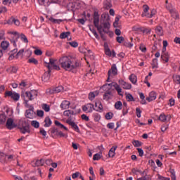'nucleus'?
Wrapping results in <instances>:
<instances>
[{"mask_svg":"<svg viewBox=\"0 0 180 180\" xmlns=\"http://www.w3.org/2000/svg\"><path fill=\"white\" fill-rule=\"evenodd\" d=\"M143 33L146 34H151V29L150 28H142Z\"/></svg>","mask_w":180,"mask_h":180,"instance_id":"4d7b16f0","label":"nucleus"},{"mask_svg":"<svg viewBox=\"0 0 180 180\" xmlns=\"http://www.w3.org/2000/svg\"><path fill=\"white\" fill-rule=\"evenodd\" d=\"M70 105H71V103L69 101L65 100L60 103V108L63 110H65L70 108Z\"/></svg>","mask_w":180,"mask_h":180,"instance_id":"a211bd4d","label":"nucleus"},{"mask_svg":"<svg viewBox=\"0 0 180 180\" xmlns=\"http://www.w3.org/2000/svg\"><path fill=\"white\" fill-rule=\"evenodd\" d=\"M42 109H44L45 112H50V106L47 104H43Z\"/></svg>","mask_w":180,"mask_h":180,"instance_id":"052dcab7","label":"nucleus"},{"mask_svg":"<svg viewBox=\"0 0 180 180\" xmlns=\"http://www.w3.org/2000/svg\"><path fill=\"white\" fill-rule=\"evenodd\" d=\"M6 157H8V155L5 154L4 152L0 151V162L1 164H6L8 162Z\"/></svg>","mask_w":180,"mask_h":180,"instance_id":"412c9836","label":"nucleus"},{"mask_svg":"<svg viewBox=\"0 0 180 180\" xmlns=\"http://www.w3.org/2000/svg\"><path fill=\"white\" fill-rule=\"evenodd\" d=\"M59 64L65 71H72L79 67V62L71 56H62L59 59Z\"/></svg>","mask_w":180,"mask_h":180,"instance_id":"f257e3e1","label":"nucleus"},{"mask_svg":"<svg viewBox=\"0 0 180 180\" xmlns=\"http://www.w3.org/2000/svg\"><path fill=\"white\" fill-rule=\"evenodd\" d=\"M5 96H9L13 101H18L20 98V95L15 91H7L5 92Z\"/></svg>","mask_w":180,"mask_h":180,"instance_id":"6e6552de","label":"nucleus"},{"mask_svg":"<svg viewBox=\"0 0 180 180\" xmlns=\"http://www.w3.org/2000/svg\"><path fill=\"white\" fill-rule=\"evenodd\" d=\"M28 63H31V64H34L35 65H37L39 64V61H37V60H36V58H31L28 60Z\"/></svg>","mask_w":180,"mask_h":180,"instance_id":"49530a36","label":"nucleus"},{"mask_svg":"<svg viewBox=\"0 0 180 180\" xmlns=\"http://www.w3.org/2000/svg\"><path fill=\"white\" fill-rule=\"evenodd\" d=\"M49 20L51 22H52V23H56L58 25H60V23H61V22H63L64 20H62V19H56V18H49Z\"/></svg>","mask_w":180,"mask_h":180,"instance_id":"ea45409f","label":"nucleus"},{"mask_svg":"<svg viewBox=\"0 0 180 180\" xmlns=\"http://www.w3.org/2000/svg\"><path fill=\"white\" fill-rule=\"evenodd\" d=\"M94 25L102 37V25H99V13L96 11L94 13Z\"/></svg>","mask_w":180,"mask_h":180,"instance_id":"39448f33","label":"nucleus"},{"mask_svg":"<svg viewBox=\"0 0 180 180\" xmlns=\"http://www.w3.org/2000/svg\"><path fill=\"white\" fill-rule=\"evenodd\" d=\"M44 127H50V126H51L53 122H51V120L50 119V117H46L44 120Z\"/></svg>","mask_w":180,"mask_h":180,"instance_id":"c756f323","label":"nucleus"},{"mask_svg":"<svg viewBox=\"0 0 180 180\" xmlns=\"http://www.w3.org/2000/svg\"><path fill=\"white\" fill-rule=\"evenodd\" d=\"M148 11H150V7H148L147 5L143 6V12L142 13V16H146V18H153V16L157 13V11L155 9H152L150 11V13H148Z\"/></svg>","mask_w":180,"mask_h":180,"instance_id":"423d86ee","label":"nucleus"},{"mask_svg":"<svg viewBox=\"0 0 180 180\" xmlns=\"http://www.w3.org/2000/svg\"><path fill=\"white\" fill-rule=\"evenodd\" d=\"M170 174L172 180H176V176L175 175V170L174 169H170Z\"/></svg>","mask_w":180,"mask_h":180,"instance_id":"8fccbe9b","label":"nucleus"},{"mask_svg":"<svg viewBox=\"0 0 180 180\" xmlns=\"http://www.w3.org/2000/svg\"><path fill=\"white\" fill-rule=\"evenodd\" d=\"M155 99H157V93L155 91H150L148 97L146 98L148 102H153V101H155Z\"/></svg>","mask_w":180,"mask_h":180,"instance_id":"f3484780","label":"nucleus"},{"mask_svg":"<svg viewBox=\"0 0 180 180\" xmlns=\"http://www.w3.org/2000/svg\"><path fill=\"white\" fill-rule=\"evenodd\" d=\"M44 162H46V160H44V159L37 160L35 162V165H37V167H41L44 165Z\"/></svg>","mask_w":180,"mask_h":180,"instance_id":"58836bf2","label":"nucleus"},{"mask_svg":"<svg viewBox=\"0 0 180 180\" xmlns=\"http://www.w3.org/2000/svg\"><path fill=\"white\" fill-rule=\"evenodd\" d=\"M117 75V68H116V65H112V66L111 67V70H110L108 72V79H107V82H109V79H110V77H112V75Z\"/></svg>","mask_w":180,"mask_h":180,"instance_id":"2eb2a0df","label":"nucleus"},{"mask_svg":"<svg viewBox=\"0 0 180 180\" xmlns=\"http://www.w3.org/2000/svg\"><path fill=\"white\" fill-rule=\"evenodd\" d=\"M22 98L24 99L25 105H29L27 102L29 101H33V98L32 97V95L30 94V91H26L25 93L22 94Z\"/></svg>","mask_w":180,"mask_h":180,"instance_id":"9b49d317","label":"nucleus"},{"mask_svg":"<svg viewBox=\"0 0 180 180\" xmlns=\"http://www.w3.org/2000/svg\"><path fill=\"white\" fill-rule=\"evenodd\" d=\"M63 89H64V87H63V86H59L58 87H56L53 89V91L55 92V94H58V93L61 92Z\"/></svg>","mask_w":180,"mask_h":180,"instance_id":"c03bdc74","label":"nucleus"},{"mask_svg":"<svg viewBox=\"0 0 180 180\" xmlns=\"http://www.w3.org/2000/svg\"><path fill=\"white\" fill-rule=\"evenodd\" d=\"M6 122V115L4 113L0 114V124H4Z\"/></svg>","mask_w":180,"mask_h":180,"instance_id":"4c0bfd02","label":"nucleus"},{"mask_svg":"<svg viewBox=\"0 0 180 180\" xmlns=\"http://www.w3.org/2000/svg\"><path fill=\"white\" fill-rule=\"evenodd\" d=\"M132 30H134V32H143V27L139 26H134L132 27Z\"/></svg>","mask_w":180,"mask_h":180,"instance_id":"5fc2aeb1","label":"nucleus"},{"mask_svg":"<svg viewBox=\"0 0 180 180\" xmlns=\"http://www.w3.org/2000/svg\"><path fill=\"white\" fill-rule=\"evenodd\" d=\"M133 146L135 147H141V142L137 140H135L132 142Z\"/></svg>","mask_w":180,"mask_h":180,"instance_id":"603ef678","label":"nucleus"},{"mask_svg":"<svg viewBox=\"0 0 180 180\" xmlns=\"http://www.w3.org/2000/svg\"><path fill=\"white\" fill-rule=\"evenodd\" d=\"M136 116H137V117H139V118L141 117V110H140L139 108H136Z\"/></svg>","mask_w":180,"mask_h":180,"instance_id":"338daca9","label":"nucleus"},{"mask_svg":"<svg viewBox=\"0 0 180 180\" xmlns=\"http://www.w3.org/2000/svg\"><path fill=\"white\" fill-rule=\"evenodd\" d=\"M38 2L39 5L44 6H49L51 2L50 0H38Z\"/></svg>","mask_w":180,"mask_h":180,"instance_id":"cd10ccee","label":"nucleus"},{"mask_svg":"<svg viewBox=\"0 0 180 180\" xmlns=\"http://www.w3.org/2000/svg\"><path fill=\"white\" fill-rule=\"evenodd\" d=\"M122 106H123V103H122V101H117L115 103V109H117V110H122Z\"/></svg>","mask_w":180,"mask_h":180,"instance_id":"f704fd0d","label":"nucleus"},{"mask_svg":"<svg viewBox=\"0 0 180 180\" xmlns=\"http://www.w3.org/2000/svg\"><path fill=\"white\" fill-rule=\"evenodd\" d=\"M51 136L53 139H57V137H58V130H57L56 128L51 129Z\"/></svg>","mask_w":180,"mask_h":180,"instance_id":"bb28decb","label":"nucleus"},{"mask_svg":"<svg viewBox=\"0 0 180 180\" xmlns=\"http://www.w3.org/2000/svg\"><path fill=\"white\" fill-rule=\"evenodd\" d=\"M94 117L95 122H99L101 120V115L98 113H94Z\"/></svg>","mask_w":180,"mask_h":180,"instance_id":"13d9d810","label":"nucleus"},{"mask_svg":"<svg viewBox=\"0 0 180 180\" xmlns=\"http://www.w3.org/2000/svg\"><path fill=\"white\" fill-rule=\"evenodd\" d=\"M55 124H56V126H57L60 129H64V130H66V131L68 130V128H67V127L64 126V124H61L58 121H55Z\"/></svg>","mask_w":180,"mask_h":180,"instance_id":"c9c22d12","label":"nucleus"},{"mask_svg":"<svg viewBox=\"0 0 180 180\" xmlns=\"http://www.w3.org/2000/svg\"><path fill=\"white\" fill-rule=\"evenodd\" d=\"M112 86L115 88L120 96H123V90L122 89V87H120V85L117 83L106 84L103 86V89L106 91L103 96V99L104 101H109L110 99H112V96H113V94L111 91Z\"/></svg>","mask_w":180,"mask_h":180,"instance_id":"f03ea898","label":"nucleus"},{"mask_svg":"<svg viewBox=\"0 0 180 180\" xmlns=\"http://www.w3.org/2000/svg\"><path fill=\"white\" fill-rule=\"evenodd\" d=\"M113 117V113L112 112H107L105 114V119L107 120H110V119H112Z\"/></svg>","mask_w":180,"mask_h":180,"instance_id":"6e6d98bb","label":"nucleus"},{"mask_svg":"<svg viewBox=\"0 0 180 180\" xmlns=\"http://www.w3.org/2000/svg\"><path fill=\"white\" fill-rule=\"evenodd\" d=\"M105 54L108 57H116V53L113 50L111 51L108 47L105 48Z\"/></svg>","mask_w":180,"mask_h":180,"instance_id":"aec40b11","label":"nucleus"},{"mask_svg":"<svg viewBox=\"0 0 180 180\" xmlns=\"http://www.w3.org/2000/svg\"><path fill=\"white\" fill-rule=\"evenodd\" d=\"M31 125L32 127H34L35 129H39L40 124L37 121H32Z\"/></svg>","mask_w":180,"mask_h":180,"instance_id":"09e8293b","label":"nucleus"},{"mask_svg":"<svg viewBox=\"0 0 180 180\" xmlns=\"http://www.w3.org/2000/svg\"><path fill=\"white\" fill-rule=\"evenodd\" d=\"M126 99L128 102H134V98L131 94H127L126 95Z\"/></svg>","mask_w":180,"mask_h":180,"instance_id":"37998d69","label":"nucleus"},{"mask_svg":"<svg viewBox=\"0 0 180 180\" xmlns=\"http://www.w3.org/2000/svg\"><path fill=\"white\" fill-rule=\"evenodd\" d=\"M171 118V115H165V113L162 112L159 115L158 120L162 123H165L166 122H170Z\"/></svg>","mask_w":180,"mask_h":180,"instance_id":"f8f14e48","label":"nucleus"},{"mask_svg":"<svg viewBox=\"0 0 180 180\" xmlns=\"http://www.w3.org/2000/svg\"><path fill=\"white\" fill-rule=\"evenodd\" d=\"M18 129L22 134L30 133V124H29V121L26 120V118L19 120Z\"/></svg>","mask_w":180,"mask_h":180,"instance_id":"7ed1b4c3","label":"nucleus"},{"mask_svg":"<svg viewBox=\"0 0 180 180\" xmlns=\"http://www.w3.org/2000/svg\"><path fill=\"white\" fill-rule=\"evenodd\" d=\"M8 71H10V72L15 73V72H16V71H18V68L15 66H12L8 69Z\"/></svg>","mask_w":180,"mask_h":180,"instance_id":"e2e57ef3","label":"nucleus"},{"mask_svg":"<svg viewBox=\"0 0 180 180\" xmlns=\"http://www.w3.org/2000/svg\"><path fill=\"white\" fill-rule=\"evenodd\" d=\"M94 110H96V112L103 111V106L102 105V103L100 101H97L95 103Z\"/></svg>","mask_w":180,"mask_h":180,"instance_id":"4be33fe9","label":"nucleus"},{"mask_svg":"<svg viewBox=\"0 0 180 180\" xmlns=\"http://www.w3.org/2000/svg\"><path fill=\"white\" fill-rule=\"evenodd\" d=\"M155 33L158 34V36H162L164 34V31L162 30V27L158 26L155 28Z\"/></svg>","mask_w":180,"mask_h":180,"instance_id":"7c9ffc66","label":"nucleus"},{"mask_svg":"<svg viewBox=\"0 0 180 180\" xmlns=\"http://www.w3.org/2000/svg\"><path fill=\"white\" fill-rule=\"evenodd\" d=\"M71 32H62L60 34V39H68V40H71Z\"/></svg>","mask_w":180,"mask_h":180,"instance_id":"5701e85b","label":"nucleus"},{"mask_svg":"<svg viewBox=\"0 0 180 180\" xmlns=\"http://www.w3.org/2000/svg\"><path fill=\"white\" fill-rule=\"evenodd\" d=\"M116 40L117 43L122 44L124 41V37H117Z\"/></svg>","mask_w":180,"mask_h":180,"instance_id":"0e129e2a","label":"nucleus"},{"mask_svg":"<svg viewBox=\"0 0 180 180\" xmlns=\"http://www.w3.org/2000/svg\"><path fill=\"white\" fill-rule=\"evenodd\" d=\"M120 20V18L116 17L115 22H113L114 27H117L119 26V20Z\"/></svg>","mask_w":180,"mask_h":180,"instance_id":"bf43d9fd","label":"nucleus"},{"mask_svg":"<svg viewBox=\"0 0 180 180\" xmlns=\"http://www.w3.org/2000/svg\"><path fill=\"white\" fill-rule=\"evenodd\" d=\"M151 65L153 69L158 68V59L157 58L153 59Z\"/></svg>","mask_w":180,"mask_h":180,"instance_id":"e433bc0d","label":"nucleus"},{"mask_svg":"<svg viewBox=\"0 0 180 180\" xmlns=\"http://www.w3.org/2000/svg\"><path fill=\"white\" fill-rule=\"evenodd\" d=\"M63 115L64 116H67V117H70V116L72 115H75V112H74V110H65L63 112Z\"/></svg>","mask_w":180,"mask_h":180,"instance_id":"473e14b6","label":"nucleus"},{"mask_svg":"<svg viewBox=\"0 0 180 180\" xmlns=\"http://www.w3.org/2000/svg\"><path fill=\"white\" fill-rule=\"evenodd\" d=\"M46 67L49 69V72L45 73L44 75L42 76V81H44V82H47V81L50 79V72L51 70H56V71H60V66L56 64L51 67H50V64H47Z\"/></svg>","mask_w":180,"mask_h":180,"instance_id":"20e7f679","label":"nucleus"},{"mask_svg":"<svg viewBox=\"0 0 180 180\" xmlns=\"http://www.w3.org/2000/svg\"><path fill=\"white\" fill-rule=\"evenodd\" d=\"M158 178L159 180H170L169 177H164L161 176L160 174H158Z\"/></svg>","mask_w":180,"mask_h":180,"instance_id":"774afa93","label":"nucleus"},{"mask_svg":"<svg viewBox=\"0 0 180 180\" xmlns=\"http://www.w3.org/2000/svg\"><path fill=\"white\" fill-rule=\"evenodd\" d=\"M101 158H102V153H96L93 156L94 161H99V160H101Z\"/></svg>","mask_w":180,"mask_h":180,"instance_id":"a19ab883","label":"nucleus"},{"mask_svg":"<svg viewBox=\"0 0 180 180\" xmlns=\"http://www.w3.org/2000/svg\"><path fill=\"white\" fill-rule=\"evenodd\" d=\"M83 112L85 113H92L94 110H95V107L92 103H87L82 107Z\"/></svg>","mask_w":180,"mask_h":180,"instance_id":"1a4fd4ad","label":"nucleus"},{"mask_svg":"<svg viewBox=\"0 0 180 180\" xmlns=\"http://www.w3.org/2000/svg\"><path fill=\"white\" fill-rule=\"evenodd\" d=\"M117 149V146H114L110 149V150L108 152V157L110 158H113V157H115V155H116L115 151Z\"/></svg>","mask_w":180,"mask_h":180,"instance_id":"6ab92c4d","label":"nucleus"},{"mask_svg":"<svg viewBox=\"0 0 180 180\" xmlns=\"http://www.w3.org/2000/svg\"><path fill=\"white\" fill-rule=\"evenodd\" d=\"M101 22H109V13H103L101 15Z\"/></svg>","mask_w":180,"mask_h":180,"instance_id":"c85d7f7f","label":"nucleus"},{"mask_svg":"<svg viewBox=\"0 0 180 180\" xmlns=\"http://www.w3.org/2000/svg\"><path fill=\"white\" fill-rule=\"evenodd\" d=\"M170 14L174 19H179V13H178L176 9H174Z\"/></svg>","mask_w":180,"mask_h":180,"instance_id":"72a5a7b5","label":"nucleus"},{"mask_svg":"<svg viewBox=\"0 0 180 180\" xmlns=\"http://www.w3.org/2000/svg\"><path fill=\"white\" fill-rule=\"evenodd\" d=\"M37 115L39 116V117H43L44 116V111L41 110H38L37 111Z\"/></svg>","mask_w":180,"mask_h":180,"instance_id":"680f3d73","label":"nucleus"},{"mask_svg":"<svg viewBox=\"0 0 180 180\" xmlns=\"http://www.w3.org/2000/svg\"><path fill=\"white\" fill-rule=\"evenodd\" d=\"M20 37L22 41H23V43H29V40H27V37H26V35H25L24 34H21L20 35Z\"/></svg>","mask_w":180,"mask_h":180,"instance_id":"de8ad7c7","label":"nucleus"},{"mask_svg":"<svg viewBox=\"0 0 180 180\" xmlns=\"http://www.w3.org/2000/svg\"><path fill=\"white\" fill-rule=\"evenodd\" d=\"M161 58L163 61H165V63H168L169 61V53H162Z\"/></svg>","mask_w":180,"mask_h":180,"instance_id":"a878e982","label":"nucleus"},{"mask_svg":"<svg viewBox=\"0 0 180 180\" xmlns=\"http://www.w3.org/2000/svg\"><path fill=\"white\" fill-rule=\"evenodd\" d=\"M1 47L3 50H7L8 47H9V42L7 41H3L1 43Z\"/></svg>","mask_w":180,"mask_h":180,"instance_id":"2f4dec72","label":"nucleus"},{"mask_svg":"<svg viewBox=\"0 0 180 180\" xmlns=\"http://www.w3.org/2000/svg\"><path fill=\"white\" fill-rule=\"evenodd\" d=\"M6 127H7V129L8 130H12V129H15V127H18V124H16L14 122H13V119L12 118H8L7 120L6 124Z\"/></svg>","mask_w":180,"mask_h":180,"instance_id":"4468645a","label":"nucleus"},{"mask_svg":"<svg viewBox=\"0 0 180 180\" xmlns=\"http://www.w3.org/2000/svg\"><path fill=\"white\" fill-rule=\"evenodd\" d=\"M129 79L134 85H136V84H137V76H136L134 74L131 75L129 77Z\"/></svg>","mask_w":180,"mask_h":180,"instance_id":"393cba45","label":"nucleus"},{"mask_svg":"<svg viewBox=\"0 0 180 180\" xmlns=\"http://www.w3.org/2000/svg\"><path fill=\"white\" fill-rule=\"evenodd\" d=\"M6 12H8V8L5 6H1L0 7V13H6Z\"/></svg>","mask_w":180,"mask_h":180,"instance_id":"69168bd1","label":"nucleus"},{"mask_svg":"<svg viewBox=\"0 0 180 180\" xmlns=\"http://www.w3.org/2000/svg\"><path fill=\"white\" fill-rule=\"evenodd\" d=\"M66 123L68 124H69V126H71V127L73 129V130H75V131H77V133H79V127H78V125H77V124H75L72 120L71 119V117H69L67 120H66Z\"/></svg>","mask_w":180,"mask_h":180,"instance_id":"ddd939ff","label":"nucleus"},{"mask_svg":"<svg viewBox=\"0 0 180 180\" xmlns=\"http://www.w3.org/2000/svg\"><path fill=\"white\" fill-rule=\"evenodd\" d=\"M47 64H49L50 67L56 65V60L53 58L49 59V63H45V67H47Z\"/></svg>","mask_w":180,"mask_h":180,"instance_id":"a18cd8bd","label":"nucleus"},{"mask_svg":"<svg viewBox=\"0 0 180 180\" xmlns=\"http://www.w3.org/2000/svg\"><path fill=\"white\" fill-rule=\"evenodd\" d=\"M102 27V33H108L109 29H110V22L109 21H101V25Z\"/></svg>","mask_w":180,"mask_h":180,"instance_id":"9d476101","label":"nucleus"},{"mask_svg":"<svg viewBox=\"0 0 180 180\" xmlns=\"http://www.w3.org/2000/svg\"><path fill=\"white\" fill-rule=\"evenodd\" d=\"M120 85H121L123 89H131V84L124 82L123 79L118 81Z\"/></svg>","mask_w":180,"mask_h":180,"instance_id":"dca6fc26","label":"nucleus"},{"mask_svg":"<svg viewBox=\"0 0 180 180\" xmlns=\"http://www.w3.org/2000/svg\"><path fill=\"white\" fill-rule=\"evenodd\" d=\"M98 95H99V91H98L91 92L90 94H89V101H94V99H95V97L98 96Z\"/></svg>","mask_w":180,"mask_h":180,"instance_id":"b1692460","label":"nucleus"},{"mask_svg":"<svg viewBox=\"0 0 180 180\" xmlns=\"http://www.w3.org/2000/svg\"><path fill=\"white\" fill-rule=\"evenodd\" d=\"M30 94H31L32 98L34 99V98L37 96L38 92L37 90H32L31 91H30Z\"/></svg>","mask_w":180,"mask_h":180,"instance_id":"864d4df0","label":"nucleus"},{"mask_svg":"<svg viewBox=\"0 0 180 180\" xmlns=\"http://www.w3.org/2000/svg\"><path fill=\"white\" fill-rule=\"evenodd\" d=\"M166 9H167V11H169V13H171V12H172L173 11H175V8H174V6H172V4H167L166 6Z\"/></svg>","mask_w":180,"mask_h":180,"instance_id":"3c124183","label":"nucleus"},{"mask_svg":"<svg viewBox=\"0 0 180 180\" xmlns=\"http://www.w3.org/2000/svg\"><path fill=\"white\" fill-rule=\"evenodd\" d=\"M26 108H27L28 110H26L25 113V116L26 117H27V119H33V117H34V108L33 107V105H30V104H27V105H25Z\"/></svg>","mask_w":180,"mask_h":180,"instance_id":"0eeeda50","label":"nucleus"},{"mask_svg":"<svg viewBox=\"0 0 180 180\" xmlns=\"http://www.w3.org/2000/svg\"><path fill=\"white\" fill-rule=\"evenodd\" d=\"M173 81L175 84L180 85V75H174L173 76Z\"/></svg>","mask_w":180,"mask_h":180,"instance_id":"79ce46f5","label":"nucleus"}]
</instances>
